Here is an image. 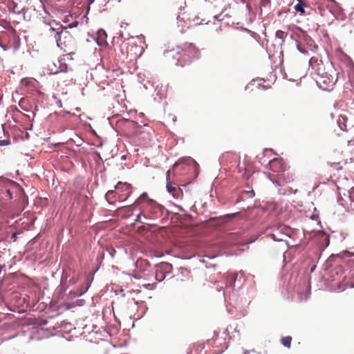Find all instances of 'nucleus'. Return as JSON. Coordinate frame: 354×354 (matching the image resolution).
I'll return each instance as SVG.
<instances>
[{
  "label": "nucleus",
  "instance_id": "nucleus-1",
  "mask_svg": "<svg viewBox=\"0 0 354 354\" xmlns=\"http://www.w3.org/2000/svg\"><path fill=\"white\" fill-rule=\"evenodd\" d=\"M143 217L146 219L155 220L162 216L165 208L155 201H148L147 204L141 205Z\"/></svg>",
  "mask_w": 354,
  "mask_h": 354
},
{
  "label": "nucleus",
  "instance_id": "nucleus-2",
  "mask_svg": "<svg viewBox=\"0 0 354 354\" xmlns=\"http://www.w3.org/2000/svg\"><path fill=\"white\" fill-rule=\"evenodd\" d=\"M55 37L58 47L68 54H73V52H69L73 41V37L66 28L60 26V28H57Z\"/></svg>",
  "mask_w": 354,
  "mask_h": 354
},
{
  "label": "nucleus",
  "instance_id": "nucleus-3",
  "mask_svg": "<svg viewBox=\"0 0 354 354\" xmlns=\"http://www.w3.org/2000/svg\"><path fill=\"white\" fill-rule=\"evenodd\" d=\"M172 272V265L163 262L161 263L156 270V277L158 281H162L165 278V274H170Z\"/></svg>",
  "mask_w": 354,
  "mask_h": 354
},
{
  "label": "nucleus",
  "instance_id": "nucleus-4",
  "mask_svg": "<svg viewBox=\"0 0 354 354\" xmlns=\"http://www.w3.org/2000/svg\"><path fill=\"white\" fill-rule=\"evenodd\" d=\"M309 66L318 75L324 71V64L319 56L312 57L310 59Z\"/></svg>",
  "mask_w": 354,
  "mask_h": 354
},
{
  "label": "nucleus",
  "instance_id": "nucleus-5",
  "mask_svg": "<svg viewBox=\"0 0 354 354\" xmlns=\"http://www.w3.org/2000/svg\"><path fill=\"white\" fill-rule=\"evenodd\" d=\"M270 169L274 172H284L286 165L281 158H274L269 162Z\"/></svg>",
  "mask_w": 354,
  "mask_h": 354
},
{
  "label": "nucleus",
  "instance_id": "nucleus-6",
  "mask_svg": "<svg viewBox=\"0 0 354 354\" xmlns=\"http://www.w3.org/2000/svg\"><path fill=\"white\" fill-rule=\"evenodd\" d=\"M167 190L174 198H180L183 196L182 189L174 183L169 182L167 183Z\"/></svg>",
  "mask_w": 354,
  "mask_h": 354
},
{
  "label": "nucleus",
  "instance_id": "nucleus-7",
  "mask_svg": "<svg viewBox=\"0 0 354 354\" xmlns=\"http://www.w3.org/2000/svg\"><path fill=\"white\" fill-rule=\"evenodd\" d=\"M142 51V48L136 44H129L127 47V55H129L131 57L136 58L139 57Z\"/></svg>",
  "mask_w": 354,
  "mask_h": 354
},
{
  "label": "nucleus",
  "instance_id": "nucleus-8",
  "mask_svg": "<svg viewBox=\"0 0 354 354\" xmlns=\"http://www.w3.org/2000/svg\"><path fill=\"white\" fill-rule=\"evenodd\" d=\"M284 230H288V229H287L285 226H280L276 230L275 232L269 234L268 236L272 237V239L274 241H283L284 237L287 235Z\"/></svg>",
  "mask_w": 354,
  "mask_h": 354
},
{
  "label": "nucleus",
  "instance_id": "nucleus-9",
  "mask_svg": "<svg viewBox=\"0 0 354 354\" xmlns=\"http://www.w3.org/2000/svg\"><path fill=\"white\" fill-rule=\"evenodd\" d=\"M185 50L190 54L194 59L201 58V50L194 44H185Z\"/></svg>",
  "mask_w": 354,
  "mask_h": 354
},
{
  "label": "nucleus",
  "instance_id": "nucleus-10",
  "mask_svg": "<svg viewBox=\"0 0 354 354\" xmlns=\"http://www.w3.org/2000/svg\"><path fill=\"white\" fill-rule=\"evenodd\" d=\"M21 86L28 88H36L39 86V82L34 78H24L21 82Z\"/></svg>",
  "mask_w": 354,
  "mask_h": 354
},
{
  "label": "nucleus",
  "instance_id": "nucleus-11",
  "mask_svg": "<svg viewBox=\"0 0 354 354\" xmlns=\"http://www.w3.org/2000/svg\"><path fill=\"white\" fill-rule=\"evenodd\" d=\"M131 188L132 186L131 184L127 183H122L119 182L115 186V189H116L118 191L120 192H127V194L126 197H128L130 196L131 193Z\"/></svg>",
  "mask_w": 354,
  "mask_h": 354
},
{
  "label": "nucleus",
  "instance_id": "nucleus-12",
  "mask_svg": "<svg viewBox=\"0 0 354 354\" xmlns=\"http://www.w3.org/2000/svg\"><path fill=\"white\" fill-rule=\"evenodd\" d=\"M148 201H153L149 198L148 194L147 193L142 194L140 197L136 201L135 203L137 205H144L147 204Z\"/></svg>",
  "mask_w": 354,
  "mask_h": 354
},
{
  "label": "nucleus",
  "instance_id": "nucleus-13",
  "mask_svg": "<svg viewBox=\"0 0 354 354\" xmlns=\"http://www.w3.org/2000/svg\"><path fill=\"white\" fill-rule=\"evenodd\" d=\"M262 82H264V80H253L251 81L246 88L249 87H256L257 88H266V86L262 85Z\"/></svg>",
  "mask_w": 354,
  "mask_h": 354
},
{
  "label": "nucleus",
  "instance_id": "nucleus-14",
  "mask_svg": "<svg viewBox=\"0 0 354 354\" xmlns=\"http://www.w3.org/2000/svg\"><path fill=\"white\" fill-rule=\"evenodd\" d=\"M299 2L298 3H297L295 6V10L298 12H300L301 15H303L305 13V10H304V8L305 7H307V4L303 1L302 0H297Z\"/></svg>",
  "mask_w": 354,
  "mask_h": 354
},
{
  "label": "nucleus",
  "instance_id": "nucleus-15",
  "mask_svg": "<svg viewBox=\"0 0 354 354\" xmlns=\"http://www.w3.org/2000/svg\"><path fill=\"white\" fill-rule=\"evenodd\" d=\"M107 37L106 32L101 29L97 32V41L99 44H102L106 41Z\"/></svg>",
  "mask_w": 354,
  "mask_h": 354
},
{
  "label": "nucleus",
  "instance_id": "nucleus-16",
  "mask_svg": "<svg viewBox=\"0 0 354 354\" xmlns=\"http://www.w3.org/2000/svg\"><path fill=\"white\" fill-rule=\"evenodd\" d=\"M292 337L290 336L283 337L281 339V343L286 348H290L292 342Z\"/></svg>",
  "mask_w": 354,
  "mask_h": 354
},
{
  "label": "nucleus",
  "instance_id": "nucleus-17",
  "mask_svg": "<svg viewBox=\"0 0 354 354\" xmlns=\"http://www.w3.org/2000/svg\"><path fill=\"white\" fill-rule=\"evenodd\" d=\"M287 35H288L287 32H286L283 30H277L275 33L276 37L281 39L282 42L285 41V39L287 37Z\"/></svg>",
  "mask_w": 354,
  "mask_h": 354
},
{
  "label": "nucleus",
  "instance_id": "nucleus-18",
  "mask_svg": "<svg viewBox=\"0 0 354 354\" xmlns=\"http://www.w3.org/2000/svg\"><path fill=\"white\" fill-rule=\"evenodd\" d=\"M114 194L115 192L113 190H109L107 192V193L106 194V198L109 203H112L111 200L113 198Z\"/></svg>",
  "mask_w": 354,
  "mask_h": 354
},
{
  "label": "nucleus",
  "instance_id": "nucleus-19",
  "mask_svg": "<svg viewBox=\"0 0 354 354\" xmlns=\"http://www.w3.org/2000/svg\"><path fill=\"white\" fill-rule=\"evenodd\" d=\"M141 209V212L137 216V218L136 219V221L138 222V223H144V221L142 220V217H143V214H142V209Z\"/></svg>",
  "mask_w": 354,
  "mask_h": 354
},
{
  "label": "nucleus",
  "instance_id": "nucleus-20",
  "mask_svg": "<svg viewBox=\"0 0 354 354\" xmlns=\"http://www.w3.org/2000/svg\"><path fill=\"white\" fill-rule=\"evenodd\" d=\"M297 50H298L300 53H303V54H306V53H308V51H307L306 50H305V49L302 48L300 46V45H299V44H297Z\"/></svg>",
  "mask_w": 354,
  "mask_h": 354
},
{
  "label": "nucleus",
  "instance_id": "nucleus-21",
  "mask_svg": "<svg viewBox=\"0 0 354 354\" xmlns=\"http://www.w3.org/2000/svg\"><path fill=\"white\" fill-rule=\"evenodd\" d=\"M53 98L55 99V102H56L57 104L59 106H60V107H61V106H62V100H61L60 99L57 98V97L55 95H53Z\"/></svg>",
  "mask_w": 354,
  "mask_h": 354
},
{
  "label": "nucleus",
  "instance_id": "nucleus-22",
  "mask_svg": "<svg viewBox=\"0 0 354 354\" xmlns=\"http://www.w3.org/2000/svg\"><path fill=\"white\" fill-rule=\"evenodd\" d=\"M171 171L170 169H169L167 171V174H166V180H167V183H169V182H171V180H170V175H171Z\"/></svg>",
  "mask_w": 354,
  "mask_h": 354
},
{
  "label": "nucleus",
  "instance_id": "nucleus-23",
  "mask_svg": "<svg viewBox=\"0 0 354 354\" xmlns=\"http://www.w3.org/2000/svg\"><path fill=\"white\" fill-rule=\"evenodd\" d=\"M10 144V142L7 140H0V146H5Z\"/></svg>",
  "mask_w": 354,
  "mask_h": 354
},
{
  "label": "nucleus",
  "instance_id": "nucleus-24",
  "mask_svg": "<svg viewBox=\"0 0 354 354\" xmlns=\"http://www.w3.org/2000/svg\"><path fill=\"white\" fill-rule=\"evenodd\" d=\"M6 182H8L6 178L0 177V187H2Z\"/></svg>",
  "mask_w": 354,
  "mask_h": 354
},
{
  "label": "nucleus",
  "instance_id": "nucleus-25",
  "mask_svg": "<svg viewBox=\"0 0 354 354\" xmlns=\"http://www.w3.org/2000/svg\"><path fill=\"white\" fill-rule=\"evenodd\" d=\"M198 19H199V18H198V17H195L192 19V21H193L194 22H195V24H201L203 23V21H205L204 19H202L200 22H198Z\"/></svg>",
  "mask_w": 354,
  "mask_h": 354
},
{
  "label": "nucleus",
  "instance_id": "nucleus-26",
  "mask_svg": "<svg viewBox=\"0 0 354 354\" xmlns=\"http://www.w3.org/2000/svg\"><path fill=\"white\" fill-rule=\"evenodd\" d=\"M7 194L9 195L10 198H12V193L10 189L6 190Z\"/></svg>",
  "mask_w": 354,
  "mask_h": 354
},
{
  "label": "nucleus",
  "instance_id": "nucleus-27",
  "mask_svg": "<svg viewBox=\"0 0 354 354\" xmlns=\"http://www.w3.org/2000/svg\"><path fill=\"white\" fill-rule=\"evenodd\" d=\"M12 239H13L14 241H15L16 239H17V234H13L12 236Z\"/></svg>",
  "mask_w": 354,
  "mask_h": 354
},
{
  "label": "nucleus",
  "instance_id": "nucleus-28",
  "mask_svg": "<svg viewBox=\"0 0 354 354\" xmlns=\"http://www.w3.org/2000/svg\"><path fill=\"white\" fill-rule=\"evenodd\" d=\"M236 276H233V277H232V279H231L232 284L233 283H234V281H236Z\"/></svg>",
  "mask_w": 354,
  "mask_h": 354
},
{
  "label": "nucleus",
  "instance_id": "nucleus-29",
  "mask_svg": "<svg viewBox=\"0 0 354 354\" xmlns=\"http://www.w3.org/2000/svg\"><path fill=\"white\" fill-rule=\"evenodd\" d=\"M128 124H129L130 125H132V126H134L135 125V122L133 121H130L129 120L128 122Z\"/></svg>",
  "mask_w": 354,
  "mask_h": 354
},
{
  "label": "nucleus",
  "instance_id": "nucleus-30",
  "mask_svg": "<svg viewBox=\"0 0 354 354\" xmlns=\"http://www.w3.org/2000/svg\"><path fill=\"white\" fill-rule=\"evenodd\" d=\"M23 100H24V99H23V98H21V99L20 100L19 103H21V102H23Z\"/></svg>",
  "mask_w": 354,
  "mask_h": 354
},
{
  "label": "nucleus",
  "instance_id": "nucleus-31",
  "mask_svg": "<svg viewBox=\"0 0 354 354\" xmlns=\"http://www.w3.org/2000/svg\"><path fill=\"white\" fill-rule=\"evenodd\" d=\"M50 30L53 31H55V28H50Z\"/></svg>",
  "mask_w": 354,
  "mask_h": 354
},
{
  "label": "nucleus",
  "instance_id": "nucleus-32",
  "mask_svg": "<svg viewBox=\"0 0 354 354\" xmlns=\"http://www.w3.org/2000/svg\"><path fill=\"white\" fill-rule=\"evenodd\" d=\"M62 95H66V93L62 92Z\"/></svg>",
  "mask_w": 354,
  "mask_h": 354
}]
</instances>
